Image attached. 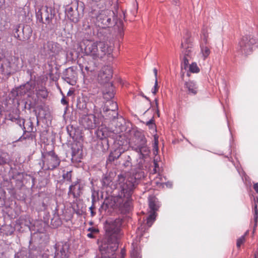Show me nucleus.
<instances>
[{"label": "nucleus", "instance_id": "63", "mask_svg": "<svg viewBox=\"0 0 258 258\" xmlns=\"http://www.w3.org/2000/svg\"><path fill=\"white\" fill-rule=\"evenodd\" d=\"M19 117V116H18L17 117H10V119L13 122H15V119H18Z\"/></svg>", "mask_w": 258, "mask_h": 258}, {"label": "nucleus", "instance_id": "3", "mask_svg": "<svg viewBox=\"0 0 258 258\" xmlns=\"http://www.w3.org/2000/svg\"><path fill=\"white\" fill-rule=\"evenodd\" d=\"M79 47L84 55L94 60L101 59L109 53V47L104 40L95 41L84 39L79 44Z\"/></svg>", "mask_w": 258, "mask_h": 258}, {"label": "nucleus", "instance_id": "56", "mask_svg": "<svg viewBox=\"0 0 258 258\" xmlns=\"http://www.w3.org/2000/svg\"><path fill=\"white\" fill-rule=\"evenodd\" d=\"M61 103L64 105H68V102L66 100L64 97L62 98L61 99Z\"/></svg>", "mask_w": 258, "mask_h": 258}, {"label": "nucleus", "instance_id": "8", "mask_svg": "<svg viewBox=\"0 0 258 258\" xmlns=\"http://www.w3.org/2000/svg\"><path fill=\"white\" fill-rule=\"evenodd\" d=\"M41 45L40 51L41 53L45 55L54 56L58 54L61 50V46L57 42L52 41H48L45 42L41 40L40 42Z\"/></svg>", "mask_w": 258, "mask_h": 258}, {"label": "nucleus", "instance_id": "4", "mask_svg": "<svg viewBox=\"0 0 258 258\" xmlns=\"http://www.w3.org/2000/svg\"><path fill=\"white\" fill-rule=\"evenodd\" d=\"M129 144L132 150L138 154V166L139 168H142L145 159L149 156L150 153V150L147 145V140L144 134L141 131H134Z\"/></svg>", "mask_w": 258, "mask_h": 258}, {"label": "nucleus", "instance_id": "10", "mask_svg": "<svg viewBox=\"0 0 258 258\" xmlns=\"http://www.w3.org/2000/svg\"><path fill=\"white\" fill-rule=\"evenodd\" d=\"M147 229L146 225H141L138 228L137 230V236L132 243V250L131 252V258H141V255L140 252V247L139 243L141 241L142 237L143 236V232H145Z\"/></svg>", "mask_w": 258, "mask_h": 258}, {"label": "nucleus", "instance_id": "12", "mask_svg": "<svg viewBox=\"0 0 258 258\" xmlns=\"http://www.w3.org/2000/svg\"><path fill=\"white\" fill-rule=\"evenodd\" d=\"M114 15L113 12H111L108 11H105L100 13L96 17V25L102 28L109 27L114 25V20H112L111 18L108 16V14Z\"/></svg>", "mask_w": 258, "mask_h": 258}, {"label": "nucleus", "instance_id": "5", "mask_svg": "<svg viewBox=\"0 0 258 258\" xmlns=\"http://www.w3.org/2000/svg\"><path fill=\"white\" fill-rule=\"evenodd\" d=\"M60 159L53 150L42 152L41 162L39 163L44 170H53L59 166Z\"/></svg>", "mask_w": 258, "mask_h": 258}, {"label": "nucleus", "instance_id": "23", "mask_svg": "<svg viewBox=\"0 0 258 258\" xmlns=\"http://www.w3.org/2000/svg\"><path fill=\"white\" fill-rule=\"evenodd\" d=\"M185 88L187 90L188 93L190 95H196L198 92L197 84L192 81H189L184 83Z\"/></svg>", "mask_w": 258, "mask_h": 258}, {"label": "nucleus", "instance_id": "54", "mask_svg": "<svg viewBox=\"0 0 258 258\" xmlns=\"http://www.w3.org/2000/svg\"><path fill=\"white\" fill-rule=\"evenodd\" d=\"M125 255V251L124 248H122L120 252V258H124Z\"/></svg>", "mask_w": 258, "mask_h": 258}, {"label": "nucleus", "instance_id": "50", "mask_svg": "<svg viewBox=\"0 0 258 258\" xmlns=\"http://www.w3.org/2000/svg\"><path fill=\"white\" fill-rule=\"evenodd\" d=\"M25 253L24 251L18 252L15 254V258H24V255Z\"/></svg>", "mask_w": 258, "mask_h": 258}, {"label": "nucleus", "instance_id": "9", "mask_svg": "<svg viewBox=\"0 0 258 258\" xmlns=\"http://www.w3.org/2000/svg\"><path fill=\"white\" fill-rule=\"evenodd\" d=\"M93 99V98L79 99L77 101V108L83 111L85 113H88L91 110H93V113L95 114L100 112V108L96 105V100L94 102Z\"/></svg>", "mask_w": 258, "mask_h": 258}, {"label": "nucleus", "instance_id": "33", "mask_svg": "<svg viewBox=\"0 0 258 258\" xmlns=\"http://www.w3.org/2000/svg\"><path fill=\"white\" fill-rule=\"evenodd\" d=\"M208 31L207 28H204L202 30L201 34V41L200 43H204L207 44L208 43Z\"/></svg>", "mask_w": 258, "mask_h": 258}, {"label": "nucleus", "instance_id": "24", "mask_svg": "<svg viewBox=\"0 0 258 258\" xmlns=\"http://www.w3.org/2000/svg\"><path fill=\"white\" fill-rule=\"evenodd\" d=\"M58 206H56L53 211V217L51 220V224L54 228H57L61 225V221L58 214Z\"/></svg>", "mask_w": 258, "mask_h": 258}, {"label": "nucleus", "instance_id": "38", "mask_svg": "<svg viewBox=\"0 0 258 258\" xmlns=\"http://www.w3.org/2000/svg\"><path fill=\"white\" fill-rule=\"evenodd\" d=\"M111 182V179L110 177L104 176L101 180V184L103 187H105L109 186Z\"/></svg>", "mask_w": 258, "mask_h": 258}, {"label": "nucleus", "instance_id": "34", "mask_svg": "<svg viewBox=\"0 0 258 258\" xmlns=\"http://www.w3.org/2000/svg\"><path fill=\"white\" fill-rule=\"evenodd\" d=\"M103 98L108 101L114 97V93L112 89V85L110 86V88L108 90H104L103 91Z\"/></svg>", "mask_w": 258, "mask_h": 258}, {"label": "nucleus", "instance_id": "51", "mask_svg": "<svg viewBox=\"0 0 258 258\" xmlns=\"http://www.w3.org/2000/svg\"><path fill=\"white\" fill-rule=\"evenodd\" d=\"M94 198H93L92 200L93 204H92V206L89 208V210L90 211L91 216H94L96 214V213L95 212H94V211H93V209L94 208Z\"/></svg>", "mask_w": 258, "mask_h": 258}, {"label": "nucleus", "instance_id": "22", "mask_svg": "<svg viewBox=\"0 0 258 258\" xmlns=\"http://www.w3.org/2000/svg\"><path fill=\"white\" fill-rule=\"evenodd\" d=\"M149 206L151 212H155L160 207L159 202L157 198L154 196H150L148 198Z\"/></svg>", "mask_w": 258, "mask_h": 258}, {"label": "nucleus", "instance_id": "61", "mask_svg": "<svg viewBox=\"0 0 258 258\" xmlns=\"http://www.w3.org/2000/svg\"><path fill=\"white\" fill-rule=\"evenodd\" d=\"M42 206L43 208V210H46L47 209V205L44 202H43L42 203Z\"/></svg>", "mask_w": 258, "mask_h": 258}, {"label": "nucleus", "instance_id": "26", "mask_svg": "<svg viewBox=\"0 0 258 258\" xmlns=\"http://www.w3.org/2000/svg\"><path fill=\"white\" fill-rule=\"evenodd\" d=\"M108 139L100 140L97 144V149L102 152H106L109 149V145Z\"/></svg>", "mask_w": 258, "mask_h": 258}, {"label": "nucleus", "instance_id": "25", "mask_svg": "<svg viewBox=\"0 0 258 258\" xmlns=\"http://www.w3.org/2000/svg\"><path fill=\"white\" fill-rule=\"evenodd\" d=\"M82 159V150L79 148L72 147V160L76 162H79Z\"/></svg>", "mask_w": 258, "mask_h": 258}, {"label": "nucleus", "instance_id": "13", "mask_svg": "<svg viewBox=\"0 0 258 258\" xmlns=\"http://www.w3.org/2000/svg\"><path fill=\"white\" fill-rule=\"evenodd\" d=\"M181 46L183 49L182 52L183 56L191 58L194 54V52L188 32H186V37H183V41H182Z\"/></svg>", "mask_w": 258, "mask_h": 258}, {"label": "nucleus", "instance_id": "21", "mask_svg": "<svg viewBox=\"0 0 258 258\" xmlns=\"http://www.w3.org/2000/svg\"><path fill=\"white\" fill-rule=\"evenodd\" d=\"M124 151V150L122 148V147L119 146L115 148L113 151L110 153L107 158V161L109 162H112L115 160H116L121 156Z\"/></svg>", "mask_w": 258, "mask_h": 258}, {"label": "nucleus", "instance_id": "64", "mask_svg": "<svg viewBox=\"0 0 258 258\" xmlns=\"http://www.w3.org/2000/svg\"><path fill=\"white\" fill-rule=\"evenodd\" d=\"M254 258H258V248L256 249V251L255 253L254 254Z\"/></svg>", "mask_w": 258, "mask_h": 258}, {"label": "nucleus", "instance_id": "36", "mask_svg": "<svg viewBox=\"0 0 258 258\" xmlns=\"http://www.w3.org/2000/svg\"><path fill=\"white\" fill-rule=\"evenodd\" d=\"M158 137L156 136H154V143L153 145V154L156 156L158 153Z\"/></svg>", "mask_w": 258, "mask_h": 258}, {"label": "nucleus", "instance_id": "60", "mask_svg": "<svg viewBox=\"0 0 258 258\" xmlns=\"http://www.w3.org/2000/svg\"><path fill=\"white\" fill-rule=\"evenodd\" d=\"M87 236L88 237L90 238H94V236L93 235V233H92V232H90V233H88Z\"/></svg>", "mask_w": 258, "mask_h": 258}, {"label": "nucleus", "instance_id": "47", "mask_svg": "<svg viewBox=\"0 0 258 258\" xmlns=\"http://www.w3.org/2000/svg\"><path fill=\"white\" fill-rule=\"evenodd\" d=\"M245 241V235L241 236L237 240L236 245L237 247H240L241 244Z\"/></svg>", "mask_w": 258, "mask_h": 258}, {"label": "nucleus", "instance_id": "39", "mask_svg": "<svg viewBox=\"0 0 258 258\" xmlns=\"http://www.w3.org/2000/svg\"><path fill=\"white\" fill-rule=\"evenodd\" d=\"M124 162L123 163V165L125 167H130L132 165V159L129 155L124 156Z\"/></svg>", "mask_w": 258, "mask_h": 258}, {"label": "nucleus", "instance_id": "58", "mask_svg": "<svg viewBox=\"0 0 258 258\" xmlns=\"http://www.w3.org/2000/svg\"><path fill=\"white\" fill-rule=\"evenodd\" d=\"M254 214H258V209H257V205L255 203L254 206Z\"/></svg>", "mask_w": 258, "mask_h": 258}, {"label": "nucleus", "instance_id": "41", "mask_svg": "<svg viewBox=\"0 0 258 258\" xmlns=\"http://www.w3.org/2000/svg\"><path fill=\"white\" fill-rule=\"evenodd\" d=\"M189 69L190 72L197 73L200 72V69L196 62H192L189 66Z\"/></svg>", "mask_w": 258, "mask_h": 258}, {"label": "nucleus", "instance_id": "42", "mask_svg": "<svg viewBox=\"0 0 258 258\" xmlns=\"http://www.w3.org/2000/svg\"><path fill=\"white\" fill-rule=\"evenodd\" d=\"M26 128L27 132H34L33 123L31 120H28L26 123Z\"/></svg>", "mask_w": 258, "mask_h": 258}, {"label": "nucleus", "instance_id": "16", "mask_svg": "<svg viewBox=\"0 0 258 258\" xmlns=\"http://www.w3.org/2000/svg\"><path fill=\"white\" fill-rule=\"evenodd\" d=\"M62 78L69 84L72 86L75 85L77 80V73L73 68L70 67L66 70Z\"/></svg>", "mask_w": 258, "mask_h": 258}, {"label": "nucleus", "instance_id": "49", "mask_svg": "<svg viewBox=\"0 0 258 258\" xmlns=\"http://www.w3.org/2000/svg\"><path fill=\"white\" fill-rule=\"evenodd\" d=\"M157 162H158V159L157 158L154 159V168L153 169V173H154V174H155V173H157V169L159 168V165H158Z\"/></svg>", "mask_w": 258, "mask_h": 258}, {"label": "nucleus", "instance_id": "53", "mask_svg": "<svg viewBox=\"0 0 258 258\" xmlns=\"http://www.w3.org/2000/svg\"><path fill=\"white\" fill-rule=\"evenodd\" d=\"M253 218L254 221V227H256L257 223L258 214H253Z\"/></svg>", "mask_w": 258, "mask_h": 258}, {"label": "nucleus", "instance_id": "20", "mask_svg": "<svg viewBox=\"0 0 258 258\" xmlns=\"http://www.w3.org/2000/svg\"><path fill=\"white\" fill-rule=\"evenodd\" d=\"M65 13L67 17L71 21L75 23L79 22V14L77 9L74 10L73 8L68 6L66 10Z\"/></svg>", "mask_w": 258, "mask_h": 258}, {"label": "nucleus", "instance_id": "62", "mask_svg": "<svg viewBox=\"0 0 258 258\" xmlns=\"http://www.w3.org/2000/svg\"><path fill=\"white\" fill-rule=\"evenodd\" d=\"M165 184H166L167 187H171L172 186V183L170 182H166V183H165Z\"/></svg>", "mask_w": 258, "mask_h": 258}, {"label": "nucleus", "instance_id": "1", "mask_svg": "<svg viewBox=\"0 0 258 258\" xmlns=\"http://www.w3.org/2000/svg\"><path fill=\"white\" fill-rule=\"evenodd\" d=\"M138 184L137 179L129 174H119L114 184L116 196L113 201L115 206L122 214L129 213L133 209L132 196Z\"/></svg>", "mask_w": 258, "mask_h": 258}, {"label": "nucleus", "instance_id": "19", "mask_svg": "<svg viewBox=\"0 0 258 258\" xmlns=\"http://www.w3.org/2000/svg\"><path fill=\"white\" fill-rule=\"evenodd\" d=\"M34 88V85L32 83L28 82L26 84L20 86L17 88L16 92L17 96H22L32 91Z\"/></svg>", "mask_w": 258, "mask_h": 258}, {"label": "nucleus", "instance_id": "18", "mask_svg": "<svg viewBox=\"0 0 258 258\" xmlns=\"http://www.w3.org/2000/svg\"><path fill=\"white\" fill-rule=\"evenodd\" d=\"M113 70L111 66H105L101 69L98 76L101 78L102 80L106 82L108 81L112 77Z\"/></svg>", "mask_w": 258, "mask_h": 258}, {"label": "nucleus", "instance_id": "17", "mask_svg": "<svg viewBox=\"0 0 258 258\" xmlns=\"http://www.w3.org/2000/svg\"><path fill=\"white\" fill-rule=\"evenodd\" d=\"M95 134L100 140H104L108 137L113 138L114 133L108 127L101 126L96 131Z\"/></svg>", "mask_w": 258, "mask_h": 258}, {"label": "nucleus", "instance_id": "44", "mask_svg": "<svg viewBox=\"0 0 258 258\" xmlns=\"http://www.w3.org/2000/svg\"><path fill=\"white\" fill-rule=\"evenodd\" d=\"M15 122L18 124L22 130L26 128L25 126V122L24 119L19 117L18 119H15Z\"/></svg>", "mask_w": 258, "mask_h": 258}, {"label": "nucleus", "instance_id": "43", "mask_svg": "<svg viewBox=\"0 0 258 258\" xmlns=\"http://www.w3.org/2000/svg\"><path fill=\"white\" fill-rule=\"evenodd\" d=\"M189 58H190L189 57L183 56V61L181 63V69H184L185 70L187 69L189 63Z\"/></svg>", "mask_w": 258, "mask_h": 258}, {"label": "nucleus", "instance_id": "15", "mask_svg": "<svg viewBox=\"0 0 258 258\" xmlns=\"http://www.w3.org/2000/svg\"><path fill=\"white\" fill-rule=\"evenodd\" d=\"M54 258H67L68 257L69 246L67 243L57 242L54 245Z\"/></svg>", "mask_w": 258, "mask_h": 258}, {"label": "nucleus", "instance_id": "27", "mask_svg": "<svg viewBox=\"0 0 258 258\" xmlns=\"http://www.w3.org/2000/svg\"><path fill=\"white\" fill-rule=\"evenodd\" d=\"M10 160L9 153L0 150V166L8 164Z\"/></svg>", "mask_w": 258, "mask_h": 258}, {"label": "nucleus", "instance_id": "35", "mask_svg": "<svg viewBox=\"0 0 258 258\" xmlns=\"http://www.w3.org/2000/svg\"><path fill=\"white\" fill-rule=\"evenodd\" d=\"M156 217V214L155 212H151L147 218V223L148 228L150 227L154 221H155Z\"/></svg>", "mask_w": 258, "mask_h": 258}, {"label": "nucleus", "instance_id": "52", "mask_svg": "<svg viewBox=\"0 0 258 258\" xmlns=\"http://www.w3.org/2000/svg\"><path fill=\"white\" fill-rule=\"evenodd\" d=\"M88 230L90 231V232H92V233H97L99 232L98 229L94 228L93 227L89 228Z\"/></svg>", "mask_w": 258, "mask_h": 258}, {"label": "nucleus", "instance_id": "32", "mask_svg": "<svg viewBox=\"0 0 258 258\" xmlns=\"http://www.w3.org/2000/svg\"><path fill=\"white\" fill-rule=\"evenodd\" d=\"M36 95L38 98L45 99L48 96V92L46 88L41 86L36 90Z\"/></svg>", "mask_w": 258, "mask_h": 258}, {"label": "nucleus", "instance_id": "6", "mask_svg": "<svg viewBox=\"0 0 258 258\" xmlns=\"http://www.w3.org/2000/svg\"><path fill=\"white\" fill-rule=\"evenodd\" d=\"M79 123L85 129L91 130L99 126L102 121V115L101 110L97 114L86 113L80 116Z\"/></svg>", "mask_w": 258, "mask_h": 258}, {"label": "nucleus", "instance_id": "28", "mask_svg": "<svg viewBox=\"0 0 258 258\" xmlns=\"http://www.w3.org/2000/svg\"><path fill=\"white\" fill-rule=\"evenodd\" d=\"M107 103L103 108L104 111H111L116 113V110L118 108L117 103L113 101H108Z\"/></svg>", "mask_w": 258, "mask_h": 258}, {"label": "nucleus", "instance_id": "30", "mask_svg": "<svg viewBox=\"0 0 258 258\" xmlns=\"http://www.w3.org/2000/svg\"><path fill=\"white\" fill-rule=\"evenodd\" d=\"M207 45L204 43H200L201 53L204 60L209 56L211 53L210 49Z\"/></svg>", "mask_w": 258, "mask_h": 258}, {"label": "nucleus", "instance_id": "48", "mask_svg": "<svg viewBox=\"0 0 258 258\" xmlns=\"http://www.w3.org/2000/svg\"><path fill=\"white\" fill-rule=\"evenodd\" d=\"M158 81H157V79H156L155 80V84H154V86L153 87V88L152 89V93L154 94V95H155L157 92H158Z\"/></svg>", "mask_w": 258, "mask_h": 258}, {"label": "nucleus", "instance_id": "2", "mask_svg": "<svg viewBox=\"0 0 258 258\" xmlns=\"http://www.w3.org/2000/svg\"><path fill=\"white\" fill-rule=\"evenodd\" d=\"M122 219L108 220L105 225L106 237L101 242L99 250L101 256L116 258V250L118 247V238L122 235Z\"/></svg>", "mask_w": 258, "mask_h": 258}, {"label": "nucleus", "instance_id": "7", "mask_svg": "<svg viewBox=\"0 0 258 258\" xmlns=\"http://www.w3.org/2000/svg\"><path fill=\"white\" fill-rule=\"evenodd\" d=\"M258 47V39L251 35H245L240 40L238 45V51L242 54H250L253 49Z\"/></svg>", "mask_w": 258, "mask_h": 258}, {"label": "nucleus", "instance_id": "46", "mask_svg": "<svg viewBox=\"0 0 258 258\" xmlns=\"http://www.w3.org/2000/svg\"><path fill=\"white\" fill-rule=\"evenodd\" d=\"M146 124L148 126L150 129L154 130L156 128V125L153 118L147 121Z\"/></svg>", "mask_w": 258, "mask_h": 258}, {"label": "nucleus", "instance_id": "29", "mask_svg": "<svg viewBox=\"0 0 258 258\" xmlns=\"http://www.w3.org/2000/svg\"><path fill=\"white\" fill-rule=\"evenodd\" d=\"M9 179L10 181L12 180H16V181H20V179L22 176L21 172L17 171L16 169H11L9 172Z\"/></svg>", "mask_w": 258, "mask_h": 258}, {"label": "nucleus", "instance_id": "45", "mask_svg": "<svg viewBox=\"0 0 258 258\" xmlns=\"http://www.w3.org/2000/svg\"><path fill=\"white\" fill-rule=\"evenodd\" d=\"M20 28V25H17L15 26L13 30L14 36L17 39L21 40V38L20 35L18 33L19 31V28Z\"/></svg>", "mask_w": 258, "mask_h": 258}, {"label": "nucleus", "instance_id": "59", "mask_svg": "<svg viewBox=\"0 0 258 258\" xmlns=\"http://www.w3.org/2000/svg\"><path fill=\"white\" fill-rule=\"evenodd\" d=\"M153 72L155 75V80L157 79V69L156 68H154L153 69Z\"/></svg>", "mask_w": 258, "mask_h": 258}, {"label": "nucleus", "instance_id": "40", "mask_svg": "<svg viewBox=\"0 0 258 258\" xmlns=\"http://www.w3.org/2000/svg\"><path fill=\"white\" fill-rule=\"evenodd\" d=\"M8 68H10L9 64H2L1 66V70L2 73L4 75L11 74L10 69H8Z\"/></svg>", "mask_w": 258, "mask_h": 258}, {"label": "nucleus", "instance_id": "57", "mask_svg": "<svg viewBox=\"0 0 258 258\" xmlns=\"http://www.w3.org/2000/svg\"><path fill=\"white\" fill-rule=\"evenodd\" d=\"M253 187L255 191L258 194V182L254 183Z\"/></svg>", "mask_w": 258, "mask_h": 258}, {"label": "nucleus", "instance_id": "31", "mask_svg": "<svg viewBox=\"0 0 258 258\" xmlns=\"http://www.w3.org/2000/svg\"><path fill=\"white\" fill-rule=\"evenodd\" d=\"M23 134L19 138V141H23L24 140L32 141L34 137L32 132H27L26 128L23 130Z\"/></svg>", "mask_w": 258, "mask_h": 258}, {"label": "nucleus", "instance_id": "55", "mask_svg": "<svg viewBox=\"0 0 258 258\" xmlns=\"http://www.w3.org/2000/svg\"><path fill=\"white\" fill-rule=\"evenodd\" d=\"M155 108L157 112L158 116H159V109H158V100L157 99H155Z\"/></svg>", "mask_w": 258, "mask_h": 258}, {"label": "nucleus", "instance_id": "37", "mask_svg": "<svg viewBox=\"0 0 258 258\" xmlns=\"http://www.w3.org/2000/svg\"><path fill=\"white\" fill-rule=\"evenodd\" d=\"M63 173L62 174V178L65 181L71 182L72 180V171H67L66 172H64L65 171H63Z\"/></svg>", "mask_w": 258, "mask_h": 258}, {"label": "nucleus", "instance_id": "11", "mask_svg": "<svg viewBox=\"0 0 258 258\" xmlns=\"http://www.w3.org/2000/svg\"><path fill=\"white\" fill-rule=\"evenodd\" d=\"M51 7L45 6L39 9L36 12V16L37 22L44 24H49L54 16Z\"/></svg>", "mask_w": 258, "mask_h": 258}, {"label": "nucleus", "instance_id": "14", "mask_svg": "<svg viewBox=\"0 0 258 258\" xmlns=\"http://www.w3.org/2000/svg\"><path fill=\"white\" fill-rule=\"evenodd\" d=\"M84 185L81 180L77 179L75 181L72 182L69 188L68 195H72L74 198L77 199L83 194Z\"/></svg>", "mask_w": 258, "mask_h": 258}]
</instances>
